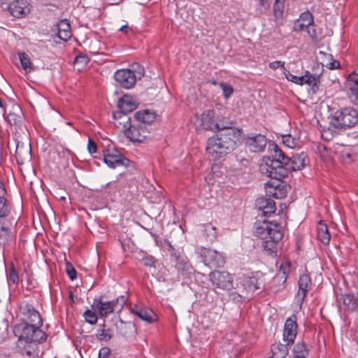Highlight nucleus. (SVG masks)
<instances>
[{
	"label": "nucleus",
	"instance_id": "nucleus-26",
	"mask_svg": "<svg viewBox=\"0 0 358 358\" xmlns=\"http://www.w3.org/2000/svg\"><path fill=\"white\" fill-rule=\"evenodd\" d=\"M117 106L120 110L115 113H120L122 115H128V113L134 110L136 108V101L133 97L129 95L122 96L118 101Z\"/></svg>",
	"mask_w": 358,
	"mask_h": 358
},
{
	"label": "nucleus",
	"instance_id": "nucleus-8",
	"mask_svg": "<svg viewBox=\"0 0 358 358\" xmlns=\"http://www.w3.org/2000/svg\"><path fill=\"white\" fill-rule=\"evenodd\" d=\"M196 129L206 130L224 129L226 127L219 124L215 117V111L212 109L204 110L201 115L196 114L192 120Z\"/></svg>",
	"mask_w": 358,
	"mask_h": 358
},
{
	"label": "nucleus",
	"instance_id": "nucleus-30",
	"mask_svg": "<svg viewBox=\"0 0 358 358\" xmlns=\"http://www.w3.org/2000/svg\"><path fill=\"white\" fill-rule=\"evenodd\" d=\"M317 239L324 245H328L330 241V234L327 225L322 221L319 222L317 227Z\"/></svg>",
	"mask_w": 358,
	"mask_h": 358
},
{
	"label": "nucleus",
	"instance_id": "nucleus-19",
	"mask_svg": "<svg viewBox=\"0 0 358 358\" xmlns=\"http://www.w3.org/2000/svg\"><path fill=\"white\" fill-rule=\"evenodd\" d=\"M130 311L132 314L138 316L141 320L148 323L154 322L157 320V315L152 309L141 305H135L131 307Z\"/></svg>",
	"mask_w": 358,
	"mask_h": 358
},
{
	"label": "nucleus",
	"instance_id": "nucleus-3",
	"mask_svg": "<svg viewBox=\"0 0 358 358\" xmlns=\"http://www.w3.org/2000/svg\"><path fill=\"white\" fill-rule=\"evenodd\" d=\"M255 234L262 240V245L264 250L269 255H276L279 242L283 237L282 227L273 222H257Z\"/></svg>",
	"mask_w": 358,
	"mask_h": 358
},
{
	"label": "nucleus",
	"instance_id": "nucleus-40",
	"mask_svg": "<svg viewBox=\"0 0 358 358\" xmlns=\"http://www.w3.org/2000/svg\"><path fill=\"white\" fill-rule=\"evenodd\" d=\"M10 208L5 197L0 196V217H5L10 213Z\"/></svg>",
	"mask_w": 358,
	"mask_h": 358
},
{
	"label": "nucleus",
	"instance_id": "nucleus-43",
	"mask_svg": "<svg viewBox=\"0 0 358 358\" xmlns=\"http://www.w3.org/2000/svg\"><path fill=\"white\" fill-rule=\"evenodd\" d=\"M219 85L222 90L224 99H228L234 92L233 87L230 85L224 83H220Z\"/></svg>",
	"mask_w": 358,
	"mask_h": 358
},
{
	"label": "nucleus",
	"instance_id": "nucleus-15",
	"mask_svg": "<svg viewBox=\"0 0 358 358\" xmlns=\"http://www.w3.org/2000/svg\"><path fill=\"white\" fill-rule=\"evenodd\" d=\"M273 181H268L265 184L266 194L278 199H283L287 194V187L281 180L282 179H274Z\"/></svg>",
	"mask_w": 358,
	"mask_h": 358
},
{
	"label": "nucleus",
	"instance_id": "nucleus-49",
	"mask_svg": "<svg viewBox=\"0 0 358 358\" xmlns=\"http://www.w3.org/2000/svg\"><path fill=\"white\" fill-rule=\"evenodd\" d=\"M248 297V296H243L237 292H232L229 294V298L235 303L242 302L243 298Z\"/></svg>",
	"mask_w": 358,
	"mask_h": 358
},
{
	"label": "nucleus",
	"instance_id": "nucleus-46",
	"mask_svg": "<svg viewBox=\"0 0 358 358\" xmlns=\"http://www.w3.org/2000/svg\"><path fill=\"white\" fill-rule=\"evenodd\" d=\"M283 75L285 76L287 80L297 85L299 76L292 74L285 68H283Z\"/></svg>",
	"mask_w": 358,
	"mask_h": 358
},
{
	"label": "nucleus",
	"instance_id": "nucleus-55",
	"mask_svg": "<svg viewBox=\"0 0 358 358\" xmlns=\"http://www.w3.org/2000/svg\"><path fill=\"white\" fill-rule=\"evenodd\" d=\"M343 302L346 306H350L353 301V296L350 294H344L342 296Z\"/></svg>",
	"mask_w": 358,
	"mask_h": 358
},
{
	"label": "nucleus",
	"instance_id": "nucleus-10",
	"mask_svg": "<svg viewBox=\"0 0 358 358\" xmlns=\"http://www.w3.org/2000/svg\"><path fill=\"white\" fill-rule=\"evenodd\" d=\"M199 253L204 264L210 268L222 267L225 264L222 254L215 250L202 248Z\"/></svg>",
	"mask_w": 358,
	"mask_h": 358
},
{
	"label": "nucleus",
	"instance_id": "nucleus-22",
	"mask_svg": "<svg viewBox=\"0 0 358 358\" xmlns=\"http://www.w3.org/2000/svg\"><path fill=\"white\" fill-rule=\"evenodd\" d=\"M256 206L262 215L266 217L273 214L275 211V204L273 199L261 197L256 201Z\"/></svg>",
	"mask_w": 358,
	"mask_h": 358
},
{
	"label": "nucleus",
	"instance_id": "nucleus-16",
	"mask_svg": "<svg viewBox=\"0 0 358 358\" xmlns=\"http://www.w3.org/2000/svg\"><path fill=\"white\" fill-rule=\"evenodd\" d=\"M298 285L299 291L296 296V301L301 307L307 296L308 291L311 289V279L307 274H302L299 277Z\"/></svg>",
	"mask_w": 358,
	"mask_h": 358
},
{
	"label": "nucleus",
	"instance_id": "nucleus-38",
	"mask_svg": "<svg viewBox=\"0 0 358 358\" xmlns=\"http://www.w3.org/2000/svg\"><path fill=\"white\" fill-rule=\"evenodd\" d=\"M203 234L207 241L213 242L217 238V229L210 223L206 224L203 226Z\"/></svg>",
	"mask_w": 358,
	"mask_h": 358
},
{
	"label": "nucleus",
	"instance_id": "nucleus-23",
	"mask_svg": "<svg viewBox=\"0 0 358 358\" xmlns=\"http://www.w3.org/2000/svg\"><path fill=\"white\" fill-rule=\"evenodd\" d=\"M341 162L344 164H350L357 157L356 148L350 145H343L338 150Z\"/></svg>",
	"mask_w": 358,
	"mask_h": 358
},
{
	"label": "nucleus",
	"instance_id": "nucleus-11",
	"mask_svg": "<svg viewBox=\"0 0 358 358\" xmlns=\"http://www.w3.org/2000/svg\"><path fill=\"white\" fill-rule=\"evenodd\" d=\"M240 283L245 294L252 295L255 291L262 289V274L259 272L244 274Z\"/></svg>",
	"mask_w": 358,
	"mask_h": 358
},
{
	"label": "nucleus",
	"instance_id": "nucleus-33",
	"mask_svg": "<svg viewBox=\"0 0 358 358\" xmlns=\"http://www.w3.org/2000/svg\"><path fill=\"white\" fill-rule=\"evenodd\" d=\"M17 55L22 68L24 71V72L26 73H28L33 71L34 69V66L28 54H27L24 52H19Z\"/></svg>",
	"mask_w": 358,
	"mask_h": 358
},
{
	"label": "nucleus",
	"instance_id": "nucleus-27",
	"mask_svg": "<svg viewBox=\"0 0 358 358\" xmlns=\"http://www.w3.org/2000/svg\"><path fill=\"white\" fill-rule=\"evenodd\" d=\"M317 59H321L322 62L318 63L320 65L326 66L329 69H337L340 68L339 62L334 59L330 54H327L323 51L320 50L317 56Z\"/></svg>",
	"mask_w": 358,
	"mask_h": 358
},
{
	"label": "nucleus",
	"instance_id": "nucleus-32",
	"mask_svg": "<svg viewBox=\"0 0 358 358\" xmlns=\"http://www.w3.org/2000/svg\"><path fill=\"white\" fill-rule=\"evenodd\" d=\"M288 345L275 343L271 345L272 356L268 358H285L288 353Z\"/></svg>",
	"mask_w": 358,
	"mask_h": 358
},
{
	"label": "nucleus",
	"instance_id": "nucleus-5",
	"mask_svg": "<svg viewBox=\"0 0 358 358\" xmlns=\"http://www.w3.org/2000/svg\"><path fill=\"white\" fill-rule=\"evenodd\" d=\"M357 122L358 112L350 107L341 108L331 117V123L337 129L351 128Z\"/></svg>",
	"mask_w": 358,
	"mask_h": 358
},
{
	"label": "nucleus",
	"instance_id": "nucleus-58",
	"mask_svg": "<svg viewBox=\"0 0 358 358\" xmlns=\"http://www.w3.org/2000/svg\"><path fill=\"white\" fill-rule=\"evenodd\" d=\"M6 193V189L2 182H0V194H4Z\"/></svg>",
	"mask_w": 358,
	"mask_h": 358
},
{
	"label": "nucleus",
	"instance_id": "nucleus-48",
	"mask_svg": "<svg viewBox=\"0 0 358 358\" xmlns=\"http://www.w3.org/2000/svg\"><path fill=\"white\" fill-rule=\"evenodd\" d=\"M66 272L71 280H73L76 278L77 272L73 266L69 263L66 264Z\"/></svg>",
	"mask_w": 358,
	"mask_h": 358
},
{
	"label": "nucleus",
	"instance_id": "nucleus-61",
	"mask_svg": "<svg viewBox=\"0 0 358 358\" xmlns=\"http://www.w3.org/2000/svg\"><path fill=\"white\" fill-rule=\"evenodd\" d=\"M211 83H212V84H213V85H216V84H217V82H216V81H212Z\"/></svg>",
	"mask_w": 358,
	"mask_h": 358
},
{
	"label": "nucleus",
	"instance_id": "nucleus-52",
	"mask_svg": "<svg viewBox=\"0 0 358 358\" xmlns=\"http://www.w3.org/2000/svg\"><path fill=\"white\" fill-rule=\"evenodd\" d=\"M87 150L90 154L96 153L97 151L96 144L91 138L88 140Z\"/></svg>",
	"mask_w": 358,
	"mask_h": 358
},
{
	"label": "nucleus",
	"instance_id": "nucleus-51",
	"mask_svg": "<svg viewBox=\"0 0 358 358\" xmlns=\"http://www.w3.org/2000/svg\"><path fill=\"white\" fill-rule=\"evenodd\" d=\"M259 9L263 13L265 12L270 6L272 0H258Z\"/></svg>",
	"mask_w": 358,
	"mask_h": 358
},
{
	"label": "nucleus",
	"instance_id": "nucleus-35",
	"mask_svg": "<svg viewBox=\"0 0 358 358\" xmlns=\"http://www.w3.org/2000/svg\"><path fill=\"white\" fill-rule=\"evenodd\" d=\"M14 235L8 227L0 224V245H4L14 241Z\"/></svg>",
	"mask_w": 358,
	"mask_h": 358
},
{
	"label": "nucleus",
	"instance_id": "nucleus-12",
	"mask_svg": "<svg viewBox=\"0 0 358 358\" xmlns=\"http://www.w3.org/2000/svg\"><path fill=\"white\" fill-rule=\"evenodd\" d=\"M103 155L104 163L111 169H115L122 166H129V160L123 157L115 148L104 150Z\"/></svg>",
	"mask_w": 358,
	"mask_h": 358
},
{
	"label": "nucleus",
	"instance_id": "nucleus-18",
	"mask_svg": "<svg viewBox=\"0 0 358 358\" xmlns=\"http://www.w3.org/2000/svg\"><path fill=\"white\" fill-rule=\"evenodd\" d=\"M267 143L266 138L262 134L248 136L245 138V145L253 152H262Z\"/></svg>",
	"mask_w": 358,
	"mask_h": 358
},
{
	"label": "nucleus",
	"instance_id": "nucleus-13",
	"mask_svg": "<svg viewBox=\"0 0 358 358\" xmlns=\"http://www.w3.org/2000/svg\"><path fill=\"white\" fill-rule=\"evenodd\" d=\"M315 71L311 73L309 71H306L304 75L299 76L297 85H308L313 91L318 89L317 83L320 81V76L323 71V65L316 64L313 70Z\"/></svg>",
	"mask_w": 358,
	"mask_h": 358
},
{
	"label": "nucleus",
	"instance_id": "nucleus-50",
	"mask_svg": "<svg viewBox=\"0 0 358 358\" xmlns=\"http://www.w3.org/2000/svg\"><path fill=\"white\" fill-rule=\"evenodd\" d=\"M88 58L85 55H79L75 58V64H80L81 67H85L88 63Z\"/></svg>",
	"mask_w": 358,
	"mask_h": 358
},
{
	"label": "nucleus",
	"instance_id": "nucleus-34",
	"mask_svg": "<svg viewBox=\"0 0 358 358\" xmlns=\"http://www.w3.org/2000/svg\"><path fill=\"white\" fill-rule=\"evenodd\" d=\"M27 315L29 324L41 327L43 324L42 318L38 311L34 310L31 306L27 307Z\"/></svg>",
	"mask_w": 358,
	"mask_h": 358
},
{
	"label": "nucleus",
	"instance_id": "nucleus-42",
	"mask_svg": "<svg viewBox=\"0 0 358 358\" xmlns=\"http://www.w3.org/2000/svg\"><path fill=\"white\" fill-rule=\"evenodd\" d=\"M289 271H290V264L285 262L280 266V270L277 274V276L280 277L281 278H283L284 279L283 282H285L287 277V274L289 273Z\"/></svg>",
	"mask_w": 358,
	"mask_h": 358
},
{
	"label": "nucleus",
	"instance_id": "nucleus-17",
	"mask_svg": "<svg viewBox=\"0 0 358 358\" xmlns=\"http://www.w3.org/2000/svg\"><path fill=\"white\" fill-rule=\"evenodd\" d=\"M8 11L15 17L21 18L30 13V6L27 0H15L8 6Z\"/></svg>",
	"mask_w": 358,
	"mask_h": 358
},
{
	"label": "nucleus",
	"instance_id": "nucleus-44",
	"mask_svg": "<svg viewBox=\"0 0 358 358\" xmlns=\"http://www.w3.org/2000/svg\"><path fill=\"white\" fill-rule=\"evenodd\" d=\"M282 141L286 147L289 148H294L297 144L296 140L289 134L282 136Z\"/></svg>",
	"mask_w": 358,
	"mask_h": 358
},
{
	"label": "nucleus",
	"instance_id": "nucleus-60",
	"mask_svg": "<svg viewBox=\"0 0 358 358\" xmlns=\"http://www.w3.org/2000/svg\"><path fill=\"white\" fill-rule=\"evenodd\" d=\"M206 180L208 183H210V176H208V177H206Z\"/></svg>",
	"mask_w": 358,
	"mask_h": 358
},
{
	"label": "nucleus",
	"instance_id": "nucleus-9",
	"mask_svg": "<svg viewBox=\"0 0 358 358\" xmlns=\"http://www.w3.org/2000/svg\"><path fill=\"white\" fill-rule=\"evenodd\" d=\"M46 339V335L40 327L25 323L19 336V341L25 343H39Z\"/></svg>",
	"mask_w": 358,
	"mask_h": 358
},
{
	"label": "nucleus",
	"instance_id": "nucleus-54",
	"mask_svg": "<svg viewBox=\"0 0 358 358\" xmlns=\"http://www.w3.org/2000/svg\"><path fill=\"white\" fill-rule=\"evenodd\" d=\"M284 65H285V62H281V61H274V62H272L269 64V67L272 69H277L280 67H284Z\"/></svg>",
	"mask_w": 358,
	"mask_h": 358
},
{
	"label": "nucleus",
	"instance_id": "nucleus-39",
	"mask_svg": "<svg viewBox=\"0 0 358 358\" xmlns=\"http://www.w3.org/2000/svg\"><path fill=\"white\" fill-rule=\"evenodd\" d=\"M284 2L282 0H275L273 6V14L276 22H280L283 18Z\"/></svg>",
	"mask_w": 358,
	"mask_h": 358
},
{
	"label": "nucleus",
	"instance_id": "nucleus-7",
	"mask_svg": "<svg viewBox=\"0 0 358 358\" xmlns=\"http://www.w3.org/2000/svg\"><path fill=\"white\" fill-rule=\"evenodd\" d=\"M127 301V297L124 295L118 296L110 301H102L100 299H94L92 308L97 310L100 317H106L114 312H120Z\"/></svg>",
	"mask_w": 358,
	"mask_h": 358
},
{
	"label": "nucleus",
	"instance_id": "nucleus-37",
	"mask_svg": "<svg viewBox=\"0 0 358 358\" xmlns=\"http://www.w3.org/2000/svg\"><path fill=\"white\" fill-rule=\"evenodd\" d=\"M348 85L352 95L358 101V74L352 72L348 78Z\"/></svg>",
	"mask_w": 358,
	"mask_h": 358
},
{
	"label": "nucleus",
	"instance_id": "nucleus-25",
	"mask_svg": "<svg viewBox=\"0 0 358 358\" xmlns=\"http://www.w3.org/2000/svg\"><path fill=\"white\" fill-rule=\"evenodd\" d=\"M168 246L171 250V255L175 257L176 267L178 271L181 272L182 275L189 273L192 268L187 261V257L176 256L174 252L175 249L169 242H168Z\"/></svg>",
	"mask_w": 358,
	"mask_h": 358
},
{
	"label": "nucleus",
	"instance_id": "nucleus-59",
	"mask_svg": "<svg viewBox=\"0 0 358 358\" xmlns=\"http://www.w3.org/2000/svg\"><path fill=\"white\" fill-rule=\"evenodd\" d=\"M0 108L3 110L5 109V105H4L3 101L1 97H0Z\"/></svg>",
	"mask_w": 358,
	"mask_h": 358
},
{
	"label": "nucleus",
	"instance_id": "nucleus-21",
	"mask_svg": "<svg viewBox=\"0 0 358 358\" xmlns=\"http://www.w3.org/2000/svg\"><path fill=\"white\" fill-rule=\"evenodd\" d=\"M297 324L295 320L288 318L284 326L283 340L287 345H291L294 343L296 336Z\"/></svg>",
	"mask_w": 358,
	"mask_h": 358
},
{
	"label": "nucleus",
	"instance_id": "nucleus-45",
	"mask_svg": "<svg viewBox=\"0 0 358 358\" xmlns=\"http://www.w3.org/2000/svg\"><path fill=\"white\" fill-rule=\"evenodd\" d=\"M142 262L145 266L155 268L156 259L153 256L145 255L142 258Z\"/></svg>",
	"mask_w": 358,
	"mask_h": 358
},
{
	"label": "nucleus",
	"instance_id": "nucleus-14",
	"mask_svg": "<svg viewBox=\"0 0 358 358\" xmlns=\"http://www.w3.org/2000/svg\"><path fill=\"white\" fill-rule=\"evenodd\" d=\"M210 280L213 285L223 290L233 288V277L227 271H214L210 273Z\"/></svg>",
	"mask_w": 358,
	"mask_h": 358
},
{
	"label": "nucleus",
	"instance_id": "nucleus-36",
	"mask_svg": "<svg viewBox=\"0 0 358 358\" xmlns=\"http://www.w3.org/2000/svg\"><path fill=\"white\" fill-rule=\"evenodd\" d=\"M306 31L309 36L314 41H320L326 36L323 29L317 26L314 23L308 27V29Z\"/></svg>",
	"mask_w": 358,
	"mask_h": 358
},
{
	"label": "nucleus",
	"instance_id": "nucleus-47",
	"mask_svg": "<svg viewBox=\"0 0 358 358\" xmlns=\"http://www.w3.org/2000/svg\"><path fill=\"white\" fill-rule=\"evenodd\" d=\"M8 281L12 282L13 284H17L19 282L18 275L15 268L13 267L9 271V274L7 277Z\"/></svg>",
	"mask_w": 358,
	"mask_h": 358
},
{
	"label": "nucleus",
	"instance_id": "nucleus-6",
	"mask_svg": "<svg viewBox=\"0 0 358 358\" xmlns=\"http://www.w3.org/2000/svg\"><path fill=\"white\" fill-rule=\"evenodd\" d=\"M133 69H122L117 70L114 74L116 82L125 89L132 88L137 80L144 75V69L138 64L132 65Z\"/></svg>",
	"mask_w": 358,
	"mask_h": 358
},
{
	"label": "nucleus",
	"instance_id": "nucleus-53",
	"mask_svg": "<svg viewBox=\"0 0 358 358\" xmlns=\"http://www.w3.org/2000/svg\"><path fill=\"white\" fill-rule=\"evenodd\" d=\"M110 353V348L107 347L101 348L99 352V358H108Z\"/></svg>",
	"mask_w": 358,
	"mask_h": 358
},
{
	"label": "nucleus",
	"instance_id": "nucleus-20",
	"mask_svg": "<svg viewBox=\"0 0 358 358\" xmlns=\"http://www.w3.org/2000/svg\"><path fill=\"white\" fill-rule=\"evenodd\" d=\"M31 149L29 143L18 141L16 144L15 158L18 164H23L31 159Z\"/></svg>",
	"mask_w": 358,
	"mask_h": 358
},
{
	"label": "nucleus",
	"instance_id": "nucleus-28",
	"mask_svg": "<svg viewBox=\"0 0 358 358\" xmlns=\"http://www.w3.org/2000/svg\"><path fill=\"white\" fill-rule=\"evenodd\" d=\"M57 35L60 39L64 41H68L71 37V26L66 19L61 20L58 24Z\"/></svg>",
	"mask_w": 358,
	"mask_h": 358
},
{
	"label": "nucleus",
	"instance_id": "nucleus-31",
	"mask_svg": "<svg viewBox=\"0 0 358 358\" xmlns=\"http://www.w3.org/2000/svg\"><path fill=\"white\" fill-rule=\"evenodd\" d=\"M134 117L138 123H142L143 124H149L152 122L155 119V113L148 110H143L138 111L135 113Z\"/></svg>",
	"mask_w": 358,
	"mask_h": 358
},
{
	"label": "nucleus",
	"instance_id": "nucleus-56",
	"mask_svg": "<svg viewBox=\"0 0 358 358\" xmlns=\"http://www.w3.org/2000/svg\"><path fill=\"white\" fill-rule=\"evenodd\" d=\"M8 121L10 122V124H17L16 117L15 115L13 113H10L8 117Z\"/></svg>",
	"mask_w": 358,
	"mask_h": 358
},
{
	"label": "nucleus",
	"instance_id": "nucleus-41",
	"mask_svg": "<svg viewBox=\"0 0 358 358\" xmlns=\"http://www.w3.org/2000/svg\"><path fill=\"white\" fill-rule=\"evenodd\" d=\"M83 316L87 322L90 324H95L97 322L98 317L94 311L92 310H87L85 311Z\"/></svg>",
	"mask_w": 358,
	"mask_h": 358
},
{
	"label": "nucleus",
	"instance_id": "nucleus-57",
	"mask_svg": "<svg viewBox=\"0 0 358 358\" xmlns=\"http://www.w3.org/2000/svg\"><path fill=\"white\" fill-rule=\"evenodd\" d=\"M119 31L123 32V33H128L130 31V28L128 25H123L120 29Z\"/></svg>",
	"mask_w": 358,
	"mask_h": 358
},
{
	"label": "nucleus",
	"instance_id": "nucleus-24",
	"mask_svg": "<svg viewBox=\"0 0 358 358\" xmlns=\"http://www.w3.org/2000/svg\"><path fill=\"white\" fill-rule=\"evenodd\" d=\"M313 23V17L309 11L302 13L299 17L296 19L294 23V30L296 31H301L304 29H308Z\"/></svg>",
	"mask_w": 358,
	"mask_h": 358
},
{
	"label": "nucleus",
	"instance_id": "nucleus-29",
	"mask_svg": "<svg viewBox=\"0 0 358 358\" xmlns=\"http://www.w3.org/2000/svg\"><path fill=\"white\" fill-rule=\"evenodd\" d=\"M113 336V330L105 323L99 325V327L96 330V336L99 341H108L110 340Z\"/></svg>",
	"mask_w": 358,
	"mask_h": 358
},
{
	"label": "nucleus",
	"instance_id": "nucleus-4",
	"mask_svg": "<svg viewBox=\"0 0 358 358\" xmlns=\"http://www.w3.org/2000/svg\"><path fill=\"white\" fill-rule=\"evenodd\" d=\"M113 118L115 126L123 130L124 135L134 143H143L148 137L150 131L147 125L142 123L131 124V118L128 115L114 113Z\"/></svg>",
	"mask_w": 358,
	"mask_h": 358
},
{
	"label": "nucleus",
	"instance_id": "nucleus-2",
	"mask_svg": "<svg viewBox=\"0 0 358 358\" xmlns=\"http://www.w3.org/2000/svg\"><path fill=\"white\" fill-rule=\"evenodd\" d=\"M241 137V130L229 127L210 137L206 143V153L213 159H220L238 145Z\"/></svg>",
	"mask_w": 358,
	"mask_h": 358
},
{
	"label": "nucleus",
	"instance_id": "nucleus-1",
	"mask_svg": "<svg viewBox=\"0 0 358 358\" xmlns=\"http://www.w3.org/2000/svg\"><path fill=\"white\" fill-rule=\"evenodd\" d=\"M272 146L273 155L263 157L259 166L263 175L273 179H282L287 176L289 170L299 171L305 167L307 155L304 152L289 157L277 145L273 144Z\"/></svg>",
	"mask_w": 358,
	"mask_h": 358
}]
</instances>
